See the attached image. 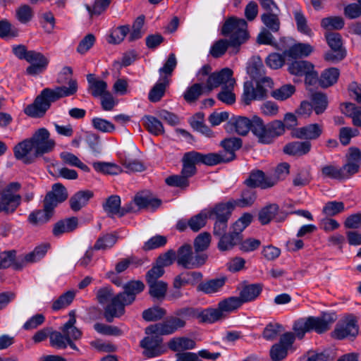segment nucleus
I'll return each instance as SVG.
<instances>
[{
    "mask_svg": "<svg viewBox=\"0 0 361 361\" xmlns=\"http://www.w3.org/2000/svg\"><path fill=\"white\" fill-rule=\"evenodd\" d=\"M55 142L50 138L49 132L44 128L38 129L30 139L18 143L13 148L14 156L24 164L33 163L44 154L51 152Z\"/></svg>",
    "mask_w": 361,
    "mask_h": 361,
    "instance_id": "1",
    "label": "nucleus"
},
{
    "mask_svg": "<svg viewBox=\"0 0 361 361\" xmlns=\"http://www.w3.org/2000/svg\"><path fill=\"white\" fill-rule=\"evenodd\" d=\"M77 90L78 83L75 80H70L68 87H46L36 97L32 104L25 107L24 112L26 115L32 118H42L49 109L51 103L61 98L73 95Z\"/></svg>",
    "mask_w": 361,
    "mask_h": 361,
    "instance_id": "2",
    "label": "nucleus"
},
{
    "mask_svg": "<svg viewBox=\"0 0 361 361\" xmlns=\"http://www.w3.org/2000/svg\"><path fill=\"white\" fill-rule=\"evenodd\" d=\"M247 73L255 80L256 87L252 82L244 83L243 94L242 96L245 104L249 105L254 100H263L268 97V88L274 87L271 78L264 77V65L261 61L253 62L247 68Z\"/></svg>",
    "mask_w": 361,
    "mask_h": 361,
    "instance_id": "3",
    "label": "nucleus"
},
{
    "mask_svg": "<svg viewBox=\"0 0 361 361\" xmlns=\"http://www.w3.org/2000/svg\"><path fill=\"white\" fill-rule=\"evenodd\" d=\"M183 168L180 175L170 176L166 178V183L172 187L185 189L189 186V178L197 173L196 164H203L200 152L190 151L184 154L182 158Z\"/></svg>",
    "mask_w": 361,
    "mask_h": 361,
    "instance_id": "4",
    "label": "nucleus"
},
{
    "mask_svg": "<svg viewBox=\"0 0 361 361\" xmlns=\"http://www.w3.org/2000/svg\"><path fill=\"white\" fill-rule=\"evenodd\" d=\"M336 321V316L332 313H323L320 317H309L295 321L293 329L296 336L302 339L305 333L314 331L323 334L330 329Z\"/></svg>",
    "mask_w": 361,
    "mask_h": 361,
    "instance_id": "5",
    "label": "nucleus"
},
{
    "mask_svg": "<svg viewBox=\"0 0 361 361\" xmlns=\"http://www.w3.org/2000/svg\"><path fill=\"white\" fill-rule=\"evenodd\" d=\"M242 140L238 137H228L221 140L220 145L224 148L219 153H200L203 164L214 166L221 163L229 162L235 158V151L242 147Z\"/></svg>",
    "mask_w": 361,
    "mask_h": 361,
    "instance_id": "6",
    "label": "nucleus"
},
{
    "mask_svg": "<svg viewBox=\"0 0 361 361\" xmlns=\"http://www.w3.org/2000/svg\"><path fill=\"white\" fill-rule=\"evenodd\" d=\"M221 33L229 37L231 47H238L245 43L249 38L247 23L243 18L232 16L224 22Z\"/></svg>",
    "mask_w": 361,
    "mask_h": 361,
    "instance_id": "7",
    "label": "nucleus"
},
{
    "mask_svg": "<svg viewBox=\"0 0 361 361\" xmlns=\"http://www.w3.org/2000/svg\"><path fill=\"white\" fill-rule=\"evenodd\" d=\"M284 132L285 124L281 121L275 120L265 125L261 118L254 116L253 134L257 137L259 142L270 144Z\"/></svg>",
    "mask_w": 361,
    "mask_h": 361,
    "instance_id": "8",
    "label": "nucleus"
},
{
    "mask_svg": "<svg viewBox=\"0 0 361 361\" xmlns=\"http://www.w3.org/2000/svg\"><path fill=\"white\" fill-rule=\"evenodd\" d=\"M208 258L206 253L192 252V246L184 244L177 250V264L186 269H197L203 266Z\"/></svg>",
    "mask_w": 361,
    "mask_h": 361,
    "instance_id": "9",
    "label": "nucleus"
},
{
    "mask_svg": "<svg viewBox=\"0 0 361 361\" xmlns=\"http://www.w3.org/2000/svg\"><path fill=\"white\" fill-rule=\"evenodd\" d=\"M186 326V322L175 315L168 317L164 321L148 326L145 329L147 335L169 336L173 334Z\"/></svg>",
    "mask_w": 361,
    "mask_h": 361,
    "instance_id": "10",
    "label": "nucleus"
},
{
    "mask_svg": "<svg viewBox=\"0 0 361 361\" xmlns=\"http://www.w3.org/2000/svg\"><path fill=\"white\" fill-rule=\"evenodd\" d=\"M295 334L286 332L283 334L279 341L274 344L269 351L270 357L273 361H280L286 357L288 351L291 349L295 340Z\"/></svg>",
    "mask_w": 361,
    "mask_h": 361,
    "instance_id": "11",
    "label": "nucleus"
},
{
    "mask_svg": "<svg viewBox=\"0 0 361 361\" xmlns=\"http://www.w3.org/2000/svg\"><path fill=\"white\" fill-rule=\"evenodd\" d=\"M140 345L144 349L143 355L148 358L160 356L167 351L159 335L145 337L140 341Z\"/></svg>",
    "mask_w": 361,
    "mask_h": 361,
    "instance_id": "12",
    "label": "nucleus"
},
{
    "mask_svg": "<svg viewBox=\"0 0 361 361\" xmlns=\"http://www.w3.org/2000/svg\"><path fill=\"white\" fill-rule=\"evenodd\" d=\"M228 84H235L233 78V71L228 68H224L220 71L211 73L206 80L207 93H210L214 89Z\"/></svg>",
    "mask_w": 361,
    "mask_h": 361,
    "instance_id": "13",
    "label": "nucleus"
},
{
    "mask_svg": "<svg viewBox=\"0 0 361 361\" xmlns=\"http://www.w3.org/2000/svg\"><path fill=\"white\" fill-rule=\"evenodd\" d=\"M358 325L355 316L350 314L341 320L333 331L334 336L338 339L347 337L355 338L358 334Z\"/></svg>",
    "mask_w": 361,
    "mask_h": 361,
    "instance_id": "14",
    "label": "nucleus"
},
{
    "mask_svg": "<svg viewBox=\"0 0 361 361\" xmlns=\"http://www.w3.org/2000/svg\"><path fill=\"white\" fill-rule=\"evenodd\" d=\"M120 293L115 295L104 308V317L108 322H112L114 317H120L125 313V307L130 305Z\"/></svg>",
    "mask_w": 361,
    "mask_h": 361,
    "instance_id": "15",
    "label": "nucleus"
},
{
    "mask_svg": "<svg viewBox=\"0 0 361 361\" xmlns=\"http://www.w3.org/2000/svg\"><path fill=\"white\" fill-rule=\"evenodd\" d=\"M276 180L275 178L266 176L261 170H255L250 172L244 183L252 189L255 188L267 189L274 186L276 185Z\"/></svg>",
    "mask_w": 361,
    "mask_h": 361,
    "instance_id": "16",
    "label": "nucleus"
},
{
    "mask_svg": "<svg viewBox=\"0 0 361 361\" xmlns=\"http://www.w3.org/2000/svg\"><path fill=\"white\" fill-rule=\"evenodd\" d=\"M27 56L26 61L30 63V66L26 68V73L28 75H36L47 68L49 60L42 53L30 50Z\"/></svg>",
    "mask_w": 361,
    "mask_h": 361,
    "instance_id": "17",
    "label": "nucleus"
},
{
    "mask_svg": "<svg viewBox=\"0 0 361 361\" xmlns=\"http://www.w3.org/2000/svg\"><path fill=\"white\" fill-rule=\"evenodd\" d=\"M235 208L232 201L226 203L220 202L213 207L205 209L210 219L228 221L233 209Z\"/></svg>",
    "mask_w": 361,
    "mask_h": 361,
    "instance_id": "18",
    "label": "nucleus"
},
{
    "mask_svg": "<svg viewBox=\"0 0 361 361\" xmlns=\"http://www.w3.org/2000/svg\"><path fill=\"white\" fill-rule=\"evenodd\" d=\"M54 208L43 200V209L31 212L27 218L30 224L34 226L47 223L54 214Z\"/></svg>",
    "mask_w": 361,
    "mask_h": 361,
    "instance_id": "19",
    "label": "nucleus"
},
{
    "mask_svg": "<svg viewBox=\"0 0 361 361\" xmlns=\"http://www.w3.org/2000/svg\"><path fill=\"white\" fill-rule=\"evenodd\" d=\"M68 196L66 188L61 183H57L52 185L51 190L46 194L44 200L55 209L59 204L66 200Z\"/></svg>",
    "mask_w": 361,
    "mask_h": 361,
    "instance_id": "20",
    "label": "nucleus"
},
{
    "mask_svg": "<svg viewBox=\"0 0 361 361\" xmlns=\"http://www.w3.org/2000/svg\"><path fill=\"white\" fill-rule=\"evenodd\" d=\"M322 125L312 123L295 129L292 132V136L298 139L317 140L322 134Z\"/></svg>",
    "mask_w": 361,
    "mask_h": 361,
    "instance_id": "21",
    "label": "nucleus"
},
{
    "mask_svg": "<svg viewBox=\"0 0 361 361\" xmlns=\"http://www.w3.org/2000/svg\"><path fill=\"white\" fill-rule=\"evenodd\" d=\"M230 130H234L235 132L240 135H245L249 130L253 133L254 116L251 120L246 117L238 116L231 118L228 122Z\"/></svg>",
    "mask_w": 361,
    "mask_h": 361,
    "instance_id": "22",
    "label": "nucleus"
},
{
    "mask_svg": "<svg viewBox=\"0 0 361 361\" xmlns=\"http://www.w3.org/2000/svg\"><path fill=\"white\" fill-rule=\"evenodd\" d=\"M226 281V278L225 276L206 280L198 284L197 290L207 295H212L220 291L225 285Z\"/></svg>",
    "mask_w": 361,
    "mask_h": 361,
    "instance_id": "23",
    "label": "nucleus"
},
{
    "mask_svg": "<svg viewBox=\"0 0 361 361\" xmlns=\"http://www.w3.org/2000/svg\"><path fill=\"white\" fill-rule=\"evenodd\" d=\"M11 266L16 270H20L25 267L22 262V257L16 259V251L14 250L1 252L0 269H6Z\"/></svg>",
    "mask_w": 361,
    "mask_h": 361,
    "instance_id": "24",
    "label": "nucleus"
},
{
    "mask_svg": "<svg viewBox=\"0 0 361 361\" xmlns=\"http://www.w3.org/2000/svg\"><path fill=\"white\" fill-rule=\"evenodd\" d=\"M195 346L196 342L193 339L185 336L173 337L168 342L169 348L178 353L194 349Z\"/></svg>",
    "mask_w": 361,
    "mask_h": 361,
    "instance_id": "25",
    "label": "nucleus"
},
{
    "mask_svg": "<svg viewBox=\"0 0 361 361\" xmlns=\"http://www.w3.org/2000/svg\"><path fill=\"white\" fill-rule=\"evenodd\" d=\"M134 202L138 209H157L161 204V200L155 198L146 192H139L134 197Z\"/></svg>",
    "mask_w": 361,
    "mask_h": 361,
    "instance_id": "26",
    "label": "nucleus"
},
{
    "mask_svg": "<svg viewBox=\"0 0 361 361\" xmlns=\"http://www.w3.org/2000/svg\"><path fill=\"white\" fill-rule=\"evenodd\" d=\"M262 290V286L259 283L244 285L240 290L238 298L243 305L245 302L255 300L260 295Z\"/></svg>",
    "mask_w": 361,
    "mask_h": 361,
    "instance_id": "27",
    "label": "nucleus"
},
{
    "mask_svg": "<svg viewBox=\"0 0 361 361\" xmlns=\"http://www.w3.org/2000/svg\"><path fill=\"white\" fill-rule=\"evenodd\" d=\"M88 92L94 97H98L107 92V84L105 81L97 78L94 74L87 75Z\"/></svg>",
    "mask_w": 361,
    "mask_h": 361,
    "instance_id": "28",
    "label": "nucleus"
},
{
    "mask_svg": "<svg viewBox=\"0 0 361 361\" xmlns=\"http://www.w3.org/2000/svg\"><path fill=\"white\" fill-rule=\"evenodd\" d=\"M312 147L310 141H295L286 145L283 147L284 153L293 156H302L307 154Z\"/></svg>",
    "mask_w": 361,
    "mask_h": 361,
    "instance_id": "29",
    "label": "nucleus"
},
{
    "mask_svg": "<svg viewBox=\"0 0 361 361\" xmlns=\"http://www.w3.org/2000/svg\"><path fill=\"white\" fill-rule=\"evenodd\" d=\"M144 288L145 285L141 281H131L124 285V291L120 293L126 299V302L131 304L135 300L136 295Z\"/></svg>",
    "mask_w": 361,
    "mask_h": 361,
    "instance_id": "30",
    "label": "nucleus"
},
{
    "mask_svg": "<svg viewBox=\"0 0 361 361\" xmlns=\"http://www.w3.org/2000/svg\"><path fill=\"white\" fill-rule=\"evenodd\" d=\"M313 51L312 47L309 44L298 43L292 45L283 51L285 56L296 59L298 58L309 56Z\"/></svg>",
    "mask_w": 361,
    "mask_h": 361,
    "instance_id": "31",
    "label": "nucleus"
},
{
    "mask_svg": "<svg viewBox=\"0 0 361 361\" xmlns=\"http://www.w3.org/2000/svg\"><path fill=\"white\" fill-rule=\"evenodd\" d=\"M76 323L75 314L73 311L69 313L68 321L61 328V331L67 337V340H78L82 336V332L75 326Z\"/></svg>",
    "mask_w": 361,
    "mask_h": 361,
    "instance_id": "32",
    "label": "nucleus"
},
{
    "mask_svg": "<svg viewBox=\"0 0 361 361\" xmlns=\"http://www.w3.org/2000/svg\"><path fill=\"white\" fill-rule=\"evenodd\" d=\"M93 197L90 190H81L73 195L69 200L71 209L74 212L80 210Z\"/></svg>",
    "mask_w": 361,
    "mask_h": 361,
    "instance_id": "33",
    "label": "nucleus"
},
{
    "mask_svg": "<svg viewBox=\"0 0 361 361\" xmlns=\"http://www.w3.org/2000/svg\"><path fill=\"white\" fill-rule=\"evenodd\" d=\"M293 16L297 30L305 35L311 37L313 35L312 30L308 25L307 19L300 6L296 7L293 11Z\"/></svg>",
    "mask_w": 361,
    "mask_h": 361,
    "instance_id": "34",
    "label": "nucleus"
},
{
    "mask_svg": "<svg viewBox=\"0 0 361 361\" xmlns=\"http://www.w3.org/2000/svg\"><path fill=\"white\" fill-rule=\"evenodd\" d=\"M78 221L76 217L67 218L56 222L53 227V234L59 236L63 233L74 231L78 226Z\"/></svg>",
    "mask_w": 361,
    "mask_h": 361,
    "instance_id": "35",
    "label": "nucleus"
},
{
    "mask_svg": "<svg viewBox=\"0 0 361 361\" xmlns=\"http://www.w3.org/2000/svg\"><path fill=\"white\" fill-rule=\"evenodd\" d=\"M21 201V196H8L6 195H1L0 198V212H3L6 214L13 213L18 207L20 205Z\"/></svg>",
    "mask_w": 361,
    "mask_h": 361,
    "instance_id": "36",
    "label": "nucleus"
},
{
    "mask_svg": "<svg viewBox=\"0 0 361 361\" xmlns=\"http://www.w3.org/2000/svg\"><path fill=\"white\" fill-rule=\"evenodd\" d=\"M208 94L206 90V85L197 82L188 87L183 94V98L188 103L195 102L202 94Z\"/></svg>",
    "mask_w": 361,
    "mask_h": 361,
    "instance_id": "37",
    "label": "nucleus"
},
{
    "mask_svg": "<svg viewBox=\"0 0 361 361\" xmlns=\"http://www.w3.org/2000/svg\"><path fill=\"white\" fill-rule=\"evenodd\" d=\"M170 79L159 78L157 82L149 92L148 98L152 102H159L164 96L166 87L169 85Z\"/></svg>",
    "mask_w": 361,
    "mask_h": 361,
    "instance_id": "38",
    "label": "nucleus"
},
{
    "mask_svg": "<svg viewBox=\"0 0 361 361\" xmlns=\"http://www.w3.org/2000/svg\"><path fill=\"white\" fill-rule=\"evenodd\" d=\"M225 317L218 307L217 308H207L203 310L199 309V319L201 322L214 323Z\"/></svg>",
    "mask_w": 361,
    "mask_h": 361,
    "instance_id": "39",
    "label": "nucleus"
},
{
    "mask_svg": "<svg viewBox=\"0 0 361 361\" xmlns=\"http://www.w3.org/2000/svg\"><path fill=\"white\" fill-rule=\"evenodd\" d=\"M241 241L238 235L233 234L232 232H229L219 237L218 248L221 251L230 250Z\"/></svg>",
    "mask_w": 361,
    "mask_h": 361,
    "instance_id": "40",
    "label": "nucleus"
},
{
    "mask_svg": "<svg viewBox=\"0 0 361 361\" xmlns=\"http://www.w3.org/2000/svg\"><path fill=\"white\" fill-rule=\"evenodd\" d=\"M261 20L267 30L277 32L280 30L281 21L279 15L273 12H265L261 15Z\"/></svg>",
    "mask_w": 361,
    "mask_h": 361,
    "instance_id": "41",
    "label": "nucleus"
},
{
    "mask_svg": "<svg viewBox=\"0 0 361 361\" xmlns=\"http://www.w3.org/2000/svg\"><path fill=\"white\" fill-rule=\"evenodd\" d=\"M313 69V65L307 61H295L288 65V71L290 74L303 76Z\"/></svg>",
    "mask_w": 361,
    "mask_h": 361,
    "instance_id": "42",
    "label": "nucleus"
},
{
    "mask_svg": "<svg viewBox=\"0 0 361 361\" xmlns=\"http://www.w3.org/2000/svg\"><path fill=\"white\" fill-rule=\"evenodd\" d=\"M339 75V70L336 68L326 69L319 80L320 86L326 88L333 85L337 82Z\"/></svg>",
    "mask_w": 361,
    "mask_h": 361,
    "instance_id": "43",
    "label": "nucleus"
},
{
    "mask_svg": "<svg viewBox=\"0 0 361 361\" xmlns=\"http://www.w3.org/2000/svg\"><path fill=\"white\" fill-rule=\"evenodd\" d=\"M310 104L317 115L323 114L328 106V99L325 94L316 92L312 94Z\"/></svg>",
    "mask_w": 361,
    "mask_h": 361,
    "instance_id": "44",
    "label": "nucleus"
},
{
    "mask_svg": "<svg viewBox=\"0 0 361 361\" xmlns=\"http://www.w3.org/2000/svg\"><path fill=\"white\" fill-rule=\"evenodd\" d=\"M256 200L255 191L250 188L242 191L239 199L231 200L235 207H247L251 206Z\"/></svg>",
    "mask_w": 361,
    "mask_h": 361,
    "instance_id": "45",
    "label": "nucleus"
},
{
    "mask_svg": "<svg viewBox=\"0 0 361 361\" xmlns=\"http://www.w3.org/2000/svg\"><path fill=\"white\" fill-rule=\"evenodd\" d=\"M104 211L109 216L118 215L121 217V198L118 195H111L103 204Z\"/></svg>",
    "mask_w": 361,
    "mask_h": 361,
    "instance_id": "46",
    "label": "nucleus"
},
{
    "mask_svg": "<svg viewBox=\"0 0 361 361\" xmlns=\"http://www.w3.org/2000/svg\"><path fill=\"white\" fill-rule=\"evenodd\" d=\"M118 236L115 233H106L100 236L94 245L95 250H105L112 247L117 242Z\"/></svg>",
    "mask_w": 361,
    "mask_h": 361,
    "instance_id": "47",
    "label": "nucleus"
},
{
    "mask_svg": "<svg viewBox=\"0 0 361 361\" xmlns=\"http://www.w3.org/2000/svg\"><path fill=\"white\" fill-rule=\"evenodd\" d=\"M49 247V245L47 244L39 245L32 252L22 256V262L24 263V265L25 266L27 263H33L41 259L46 255Z\"/></svg>",
    "mask_w": 361,
    "mask_h": 361,
    "instance_id": "48",
    "label": "nucleus"
},
{
    "mask_svg": "<svg viewBox=\"0 0 361 361\" xmlns=\"http://www.w3.org/2000/svg\"><path fill=\"white\" fill-rule=\"evenodd\" d=\"M92 166L96 171L104 174L117 175L122 172L121 167L114 163L96 161Z\"/></svg>",
    "mask_w": 361,
    "mask_h": 361,
    "instance_id": "49",
    "label": "nucleus"
},
{
    "mask_svg": "<svg viewBox=\"0 0 361 361\" xmlns=\"http://www.w3.org/2000/svg\"><path fill=\"white\" fill-rule=\"evenodd\" d=\"M142 121L147 130L154 135L162 134L164 131L161 122L152 116H145Z\"/></svg>",
    "mask_w": 361,
    "mask_h": 361,
    "instance_id": "50",
    "label": "nucleus"
},
{
    "mask_svg": "<svg viewBox=\"0 0 361 361\" xmlns=\"http://www.w3.org/2000/svg\"><path fill=\"white\" fill-rule=\"evenodd\" d=\"M149 295L157 299H162L165 297L168 288V284L163 281H154L147 283Z\"/></svg>",
    "mask_w": 361,
    "mask_h": 361,
    "instance_id": "51",
    "label": "nucleus"
},
{
    "mask_svg": "<svg viewBox=\"0 0 361 361\" xmlns=\"http://www.w3.org/2000/svg\"><path fill=\"white\" fill-rule=\"evenodd\" d=\"M208 219L207 210L203 209L188 219L189 228L192 231L197 232L206 225Z\"/></svg>",
    "mask_w": 361,
    "mask_h": 361,
    "instance_id": "52",
    "label": "nucleus"
},
{
    "mask_svg": "<svg viewBox=\"0 0 361 361\" xmlns=\"http://www.w3.org/2000/svg\"><path fill=\"white\" fill-rule=\"evenodd\" d=\"M278 212V204H270L263 207L259 212L258 218L260 223L263 225L269 224Z\"/></svg>",
    "mask_w": 361,
    "mask_h": 361,
    "instance_id": "53",
    "label": "nucleus"
},
{
    "mask_svg": "<svg viewBox=\"0 0 361 361\" xmlns=\"http://www.w3.org/2000/svg\"><path fill=\"white\" fill-rule=\"evenodd\" d=\"M18 35V30L7 19L0 20V37L13 38Z\"/></svg>",
    "mask_w": 361,
    "mask_h": 361,
    "instance_id": "54",
    "label": "nucleus"
},
{
    "mask_svg": "<svg viewBox=\"0 0 361 361\" xmlns=\"http://www.w3.org/2000/svg\"><path fill=\"white\" fill-rule=\"evenodd\" d=\"M282 331H283V327L281 324L271 322L265 326L262 332V337L267 341H272L275 340Z\"/></svg>",
    "mask_w": 361,
    "mask_h": 361,
    "instance_id": "55",
    "label": "nucleus"
},
{
    "mask_svg": "<svg viewBox=\"0 0 361 361\" xmlns=\"http://www.w3.org/2000/svg\"><path fill=\"white\" fill-rule=\"evenodd\" d=\"M344 25L345 21L341 16L324 18L321 21V26L325 30H341Z\"/></svg>",
    "mask_w": 361,
    "mask_h": 361,
    "instance_id": "56",
    "label": "nucleus"
},
{
    "mask_svg": "<svg viewBox=\"0 0 361 361\" xmlns=\"http://www.w3.org/2000/svg\"><path fill=\"white\" fill-rule=\"evenodd\" d=\"M221 312L226 315V313L233 312L242 305L238 297H229L218 304Z\"/></svg>",
    "mask_w": 361,
    "mask_h": 361,
    "instance_id": "57",
    "label": "nucleus"
},
{
    "mask_svg": "<svg viewBox=\"0 0 361 361\" xmlns=\"http://www.w3.org/2000/svg\"><path fill=\"white\" fill-rule=\"evenodd\" d=\"M234 86L235 84L222 86L221 90L217 94V99L226 104H233L235 102V95L233 92Z\"/></svg>",
    "mask_w": 361,
    "mask_h": 361,
    "instance_id": "58",
    "label": "nucleus"
},
{
    "mask_svg": "<svg viewBox=\"0 0 361 361\" xmlns=\"http://www.w3.org/2000/svg\"><path fill=\"white\" fill-rule=\"evenodd\" d=\"M166 314V310L160 307H153L142 312V318L147 322L158 321Z\"/></svg>",
    "mask_w": 361,
    "mask_h": 361,
    "instance_id": "59",
    "label": "nucleus"
},
{
    "mask_svg": "<svg viewBox=\"0 0 361 361\" xmlns=\"http://www.w3.org/2000/svg\"><path fill=\"white\" fill-rule=\"evenodd\" d=\"M295 92V86L288 84L272 91L271 96L277 100L283 101L291 97Z\"/></svg>",
    "mask_w": 361,
    "mask_h": 361,
    "instance_id": "60",
    "label": "nucleus"
},
{
    "mask_svg": "<svg viewBox=\"0 0 361 361\" xmlns=\"http://www.w3.org/2000/svg\"><path fill=\"white\" fill-rule=\"evenodd\" d=\"M325 38L329 47L334 51H345L343 47L341 35L338 32H326Z\"/></svg>",
    "mask_w": 361,
    "mask_h": 361,
    "instance_id": "61",
    "label": "nucleus"
},
{
    "mask_svg": "<svg viewBox=\"0 0 361 361\" xmlns=\"http://www.w3.org/2000/svg\"><path fill=\"white\" fill-rule=\"evenodd\" d=\"M211 242V235L208 232H204L199 234L194 240L195 251L199 253L206 250Z\"/></svg>",
    "mask_w": 361,
    "mask_h": 361,
    "instance_id": "62",
    "label": "nucleus"
},
{
    "mask_svg": "<svg viewBox=\"0 0 361 361\" xmlns=\"http://www.w3.org/2000/svg\"><path fill=\"white\" fill-rule=\"evenodd\" d=\"M229 46H231L229 40L219 39L211 47L209 53L214 58H219L226 52Z\"/></svg>",
    "mask_w": 361,
    "mask_h": 361,
    "instance_id": "63",
    "label": "nucleus"
},
{
    "mask_svg": "<svg viewBox=\"0 0 361 361\" xmlns=\"http://www.w3.org/2000/svg\"><path fill=\"white\" fill-rule=\"evenodd\" d=\"M344 210L345 206L343 202L330 201L325 204L322 212L326 216H334Z\"/></svg>",
    "mask_w": 361,
    "mask_h": 361,
    "instance_id": "64",
    "label": "nucleus"
}]
</instances>
